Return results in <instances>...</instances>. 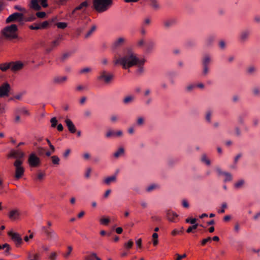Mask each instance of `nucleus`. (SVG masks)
Segmentation results:
<instances>
[{"instance_id": "f257e3e1", "label": "nucleus", "mask_w": 260, "mask_h": 260, "mask_svg": "<svg viewBox=\"0 0 260 260\" xmlns=\"http://www.w3.org/2000/svg\"><path fill=\"white\" fill-rule=\"evenodd\" d=\"M144 59H140L137 54L132 49H127L123 56L115 61V64H120L123 69H127L135 66H142L144 63Z\"/></svg>"}, {"instance_id": "49530a36", "label": "nucleus", "mask_w": 260, "mask_h": 260, "mask_svg": "<svg viewBox=\"0 0 260 260\" xmlns=\"http://www.w3.org/2000/svg\"><path fill=\"white\" fill-rule=\"evenodd\" d=\"M151 6L154 9H158L159 8V5L157 3L156 0H150Z\"/></svg>"}, {"instance_id": "680f3d73", "label": "nucleus", "mask_w": 260, "mask_h": 260, "mask_svg": "<svg viewBox=\"0 0 260 260\" xmlns=\"http://www.w3.org/2000/svg\"><path fill=\"white\" fill-rule=\"evenodd\" d=\"M151 93V90L149 88L145 89L144 91V95L145 96H148Z\"/></svg>"}, {"instance_id": "9d476101", "label": "nucleus", "mask_w": 260, "mask_h": 260, "mask_svg": "<svg viewBox=\"0 0 260 260\" xmlns=\"http://www.w3.org/2000/svg\"><path fill=\"white\" fill-rule=\"evenodd\" d=\"M126 41V38L123 36H119L115 38L113 41L111 47L112 49H116L123 45Z\"/></svg>"}, {"instance_id": "aec40b11", "label": "nucleus", "mask_w": 260, "mask_h": 260, "mask_svg": "<svg viewBox=\"0 0 260 260\" xmlns=\"http://www.w3.org/2000/svg\"><path fill=\"white\" fill-rule=\"evenodd\" d=\"M212 57L209 55H205L202 58V66H209V64L212 62Z\"/></svg>"}, {"instance_id": "393cba45", "label": "nucleus", "mask_w": 260, "mask_h": 260, "mask_svg": "<svg viewBox=\"0 0 260 260\" xmlns=\"http://www.w3.org/2000/svg\"><path fill=\"white\" fill-rule=\"evenodd\" d=\"M213 113L211 110H208L205 112V119L206 121L208 123H210L212 120Z\"/></svg>"}, {"instance_id": "a18cd8bd", "label": "nucleus", "mask_w": 260, "mask_h": 260, "mask_svg": "<svg viewBox=\"0 0 260 260\" xmlns=\"http://www.w3.org/2000/svg\"><path fill=\"white\" fill-rule=\"evenodd\" d=\"M215 170L216 171V172L217 173L218 175L220 176V175H224V174H225V173L226 172H225V171H223L219 167H216V168H215Z\"/></svg>"}, {"instance_id": "39448f33", "label": "nucleus", "mask_w": 260, "mask_h": 260, "mask_svg": "<svg viewBox=\"0 0 260 260\" xmlns=\"http://www.w3.org/2000/svg\"><path fill=\"white\" fill-rule=\"evenodd\" d=\"M22 163L23 161L21 159H16L14 162V166L16 169L15 176L16 179L20 178L24 174V169L21 166Z\"/></svg>"}, {"instance_id": "5fc2aeb1", "label": "nucleus", "mask_w": 260, "mask_h": 260, "mask_svg": "<svg viewBox=\"0 0 260 260\" xmlns=\"http://www.w3.org/2000/svg\"><path fill=\"white\" fill-rule=\"evenodd\" d=\"M93 256H95V253H92L90 255L86 256L85 257V260H94Z\"/></svg>"}, {"instance_id": "ea45409f", "label": "nucleus", "mask_w": 260, "mask_h": 260, "mask_svg": "<svg viewBox=\"0 0 260 260\" xmlns=\"http://www.w3.org/2000/svg\"><path fill=\"white\" fill-rule=\"evenodd\" d=\"M73 250V247L72 246H68L67 247V252L63 254L64 257L68 258L71 254Z\"/></svg>"}, {"instance_id": "a19ab883", "label": "nucleus", "mask_w": 260, "mask_h": 260, "mask_svg": "<svg viewBox=\"0 0 260 260\" xmlns=\"http://www.w3.org/2000/svg\"><path fill=\"white\" fill-rule=\"evenodd\" d=\"M56 25L58 28L60 29H64L68 26L67 23L63 22H58L56 24Z\"/></svg>"}, {"instance_id": "5701e85b", "label": "nucleus", "mask_w": 260, "mask_h": 260, "mask_svg": "<svg viewBox=\"0 0 260 260\" xmlns=\"http://www.w3.org/2000/svg\"><path fill=\"white\" fill-rule=\"evenodd\" d=\"M64 122L69 130L76 129L75 125L71 119L66 118L64 120Z\"/></svg>"}, {"instance_id": "c756f323", "label": "nucleus", "mask_w": 260, "mask_h": 260, "mask_svg": "<svg viewBox=\"0 0 260 260\" xmlns=\"http://www.w3.org/2000/svg\"><path fill=\"white\" fill-rule=\"evenodd\" d=\"M250 32L248 30H244L240 34V39L242 41L246 40L249 37Z\"/></svg>"}, {"instance_id": "09e8293b", "label": "nucleus", "mask_w": 260, "mask_h": 260, "mask_svg": "<svg viewBox=\"0 0 260 260\" xmlns=\"http://www.w3.org/2000/svg\"><path fill=\"white\" fill-rule=\"evenodd\" d=\"M199 224L198 223L193 224L192 226H189L186 230L187 233H190L193 230H196L198 228Z\"/></svg>"}, {"instance_id": "6ab92c4d", "label": "nucleus", "mask_w": 260, "mask_h": 260, "mask_svg": "<svg viewBox=\"0 0 260 260\" xmlns=\"http://www.w3.org/2000/svg\"><path fill=\"white\" fill-rule=\"evenodd\" d=\"M178 217L176 213L174 212L171 210L167 211V217L169 220L172 222H175V219Z\"/></svg>"}, {"instance_id": "cd10ccee", "label": "nucleus", "mask_w": 260, "mask_h": 260, "mask_svg": "<svg viewBox=\"0 0 260 260\" xmlns=\"http://www.w3.org/2000/svg\"><path fill=\"white\" fill-rule=\"evenodd\" d=\"M16 111L22 116H27L29 115L28 111L24 108L17 109Z\"/></svg>"}, {"instance_id": "8fccbe9b", "label": "nucleus", "mask_w": 260, "mask_h": 260, "mask_svg": "<svg viewBox=\"0 0 260 260\" xmlns=\"http://www.w3.org/2000/svg\"><path fill=\"white\" fill-rule=\"evenodd\" d=\"M119 119V117L116 114H113L110 116V120L112 122H116Z\"/></svg>"}, {"instance_id": "20e7f679", "label": "nucleus", "mask_w": 260, "mask_h": 260, "mask_svg": "<svg viewBox=\"0 0 260 260\" xmlns=\"http://www.w3.org/2000/svg\"><path fill=\"white\" fill-rule=\"evenodd\" d=\"M114 75L106 70H103L99 73L98 79L99 80L104 81L105 83H110L113 79Z\"/></svg>"}, {"instance_id": "4d7b16f0", "label": "nucleus", "mask_w": 260, "mask_h": 260, "mask_svg": "<svg viewBox=\"0 0 260 260\" xmlns=\"http://www.w3.org/2000/svg\"><path fill=\"white\" fill-rule=\"evenodd\" d=\"M14 8L18 11H21V12H23L24 13H26V9L23 8V7H22L21 6H19V5H16L14 7Z\"/></svg>"}, {"instance_id": "774afa93", "label": "nucleus", "mask_w": 260, "mask_h": 260, "mask_svg": "<svg viewBox=\"0 0 260 260\" xmlns=\"http://www.w3.org/2000/svg\"><path fill=\"white\" fill-rule=\"evenodd\" d=\"M211 238L210 237H208L207 238L204 239L201 242V244L204 246L208 242L211 241Z\"/></svg>"}, {"instance_id": "4be33fe9", "label": "nucleus", "mask_w": 260, "mask_h": 260, "mask_svg": "<svg viewBox=\"0 0 260 260\" xmlns=\"http://www.w3.org/2000/svg\"><path fill=\"white\" fill-rule=\"evenodd\" d=\"M29 7L35 10L41 9V6L39 4V0H31Z\"/></svg>"}, {"instance_id": "412c9836", "label": "nucleus", "mask_w": 260, "mask_h": 260, "mask_svg": "<svg viewBox=\"0 0 260 260\" xmlns=\"http://www.w3.org/2000/svg\"><path fill=\"white\" fill-rule=\"evenodd\" d=\"M135 100V96L133 94H129L125 96L123 99V103L125 105L132 103Z\"/></svg>"}, {"instance_id": "c03bdc74", "label": "nucleus", "mask_w": 260, "mask_h": 260, "mask_svg": "<svg viewBox=\"0 0 260 260\" xmlns=\"http://www.w3.org/2000/svg\"><path fill=\"white\" fill-rule=\"evenodd\" d=\"M100 222L102 224L108 225V223L110 222V219L108 218L102 217L100 219Z\"/></svg>"}, {"instance_id": "79ce46f5", "label": "nucleus", "mask_w": 260, "mask_h": 260, "mask_svg": "<svg viewBox=\"0 0 260 260\" xmlns=\"http://www.w3.org/2000/svg\"><path fill=\"white\" fill-rule=\"evenodd\" d=\"M228 207L226 203L223 202L221 204V209L218 210V213H224L225 212V209Z\"/></svg>"}, {"instance_id": "7ed1b4c3", "label": "nucleus", "mask_w": 260, "mask_h": 260, "mask_svg": "<svg viewBox=\"0 0 260 260\" xmlns=\"http://www.w3.org/2000/svg\"><path fill=\"white\" fill-rule=\"evenodd\" d=\"M17 26L16 24H12L5 27L2 30V35L7 39H13L17 37Z\"/></svg>"}, {"instance_id": "ddd939ff", "label": "nucleus", "mask_w": 260, "mask_h": 260, "mask_svg": "<svg viewBox=\"0 0 260 260\" xmlns=\"http://www.w3.org/2000/svg\"><path fill=\"white\" fill-rule=\"evenodd\" d=\"M24 156V153L23 152L18 150H12L8 154V157L9 158H14L16 159H21Z\"/></svg>"}, {"instance_id": "72a5a7b5", "label": "nucleus", "mask_w": 260, "mask_h": 260, "mask_svg": "<svg viewBox=\"0 0 260 260\" xmlns=\"http://www.w3.org/2000/svg\"><path fill=\"white\" fill-rule=\"evenodd\" d=\"M52 162L54 165H58L60 162V158L56 155L51 156Z\"/></svg>"}, {"instance_id": "9b49d317", "label": "nucleus", "mask_w": 260, "mask_h": 260, "mask_svg": "<svg viewBox=\"0 0 260 260\" xmlns=\"http://www.w3.org/2000/svg\"><path fill=\"white\" fill-rule=\"evenodd\" d=\"M10 85L5 82L0 86V97L8 96L10 91Z\"/></svg>"}, {"instance_id": "bb28decb", "label": "nucleus", "mask_w": 260, "mask_h": 260, "mask_svg": "<svg viewBox=\"0 0 260 260\" xmlns=\"http://www.w3.org/2000/svg\"><path fill=\"white\" fill-rule=\"evenodd\" d=\"M116 180V176L113 175L105 178V179L104 180V183L107 185H109L111 183L115 182Z\"/></svg>"}, {"instance_id": "e433bc0d", "label": "nucleus", "mask_w": 260, "mask_h": 260, "mask_svg": "<svg viewBox=\"0 0 260 260\" xmlns=\"http://www.w3.org/2000/svg\"><path fill=\"white\" fill-rule=\"evenodd\" d=\"M51 126L52 128H54L56 127L58 123V121L55 117H52L50 119Z\"/></svg>"}, {"instance_id": "473e14b6", "label": "nucleus", "mask_w": 260, "mask_h": 260, "mask_svg": "<svg viewBox=\"0 0 260 260\" xmlns=\"http://www.w3.org/2000/svg\"><path fill=\"white\" fill-rule=\"evenodd\" d=\"M10 69L11 70V63H3L0 65V69L2 71H6L8 69Z\"/></svg>"}, {"instance_id": "69168bd1", "label": "nucleus", "mask_w": 260, "mask_h": 260, "mask_svg": "<svg viewBox=\"0 0 260 260\" xmlns=\"http://www.w3.org/2000/svg\"><path fill=\"white\" fill-rule=\"evenodd\" d=\"M45 173H39L37 176V179H38L40 181H41L43 179L44 176H45Z\"/></svg>"}, {"instance_id": "603ef678", "label": "nucleus", "mask_w": 260, "mask_h": 260, "mask_svg": "<svg viewBox=\"0 0 260 260\" xmlns=\"http://www.w3.org/2000/svg\"><path fill=\"white\" fill-rule=\"evenodd\" d=\"M232 135L236 138L240 137L242 136V131H233Z\"/></svg>"}, {"instance_id": "c85d7f7f", "label": "nucleus", "mask_w": 260, "mask_h": 260, "mask_svg": "<svg viewBox=\"0 0 260 260\" xmlns=\"http://www.w3.org/2000/svg\"><path fill=\"white\" fill-rule=\"evenodd\" d=\"M245 181L243 179H240L234 184V187L236 189H240L243 187Z\"/></svg>"}, {"instance_id": "2f4dec72", "label": "nucleus", "mask_w": 260, "mask_h": 260, "mask_svg": "<svg viewBox=\"0 0 260 260\" xmlns=\"http://www.w3.org/2000/svg\"><path fill=\"white\" fill-rule=\"evenodd\" d=\"M201 160L202 162L206 164L207 166H209L211 164L210 160L207 158L205 154L202 155Z\"/></svg>"}, {"instance_id": "6e6552de", "label": "nucleus", "mask_w": 260, "mask_h": 260, "mask_svg": "<svg viewBox=\"0 0 260 260\" xmlns=\"http://www.w3.org/2000/svg\"><path fill=\"white\" fill-rule=\"evenodd\" d=\"M28 162L30 166L32 167H37L40 166L41 160L39 157L36 154L31 153L28 157Z\"/></svg>"}, {"instance_id": "a211bd4d", "label": "nucleus", "mask_w": 260, "mask_h": 260, "mask_svg": "<svg viewBox=\"0 0 260 260\" xmlns=\"http://www.w3.org/2000/svg\"><path fill=\"white\" fill-rule=\"evenodd\" d=\"M20 213L19 210L17 209L11 210L9 214V217L10 219L14 220L18 219L19 217Z\"/></svg>"}, {"instance_id": "a878e982", "label": "nucleus", "mask_w": 260, "mask_h": 260, "mask_svg": "<svg viewBox=\"0 0 260 260\" xmlns=\"http://www.w3.org/2000/svg\"><path fill=\"white\" fill-rule=\"evenodd\" d=\"M96 26L95 25H92L89 30L85 34L84 38L85 39L89 38L95 31Z\"/></svg>"}, {"instance_id": "bf43d9fd", "label": "nucleus", "mask_w": 260, "mask_h": 260, "mask_svg": "<svg viewBox=\"0 0 260 260\" xmlns=\"http://www.w3.org/2000/svg\"><path fill=\"white\" fill-rule=\"evenodd\" d=\"M46 14L44 12H39L36 13V16L39 18H44Z\"/></svg>"}, {"instance_id": "423d86ee", "label": "nucleus", "mask_w": 260, "mask_h": 260, "mask_svg": "<svg viewBox=\"0 0 260 260\" xmlns=\"http://www.w3.org/2000/svg\"><path fill=\"white\" fill-rule=\"evenodd\" d=\"M17 21L22 24L24 23V19L22 13H14L10 15L6 19L7 23Z\"/></svg>"}, {"instance_id": "4468645a", "label": "nucleus", "mask_w": 260, "mask_h": 260, "mask_svg": "<svg viewBox=\"0 0 260 260\" xmlns=\"http://www.w3.org/2000/svg\"><path fill=\"white\" fill-rule=\"evenodd\" d=\"M145 122H146L145 117L143 116L139 115V116H137L136 119L135 123V126L138 128H143L144 125L145 124Z\"/></svg>"}, {"instance_id": "1a4fd4ad", "label": "nucleus", "mask_w": 260, "mask_h": 260, "mask_svg": "<svg viewBox=\"0 0 260 260\" xmlns=\"http://www.w3.org/2000/svg\"><path fill=\"white\" fill-rule=\"evenodd\" d=\"M105 136L108 139H115L123 136V131H107Z\"/></svg>"}, {"instance_id": "0e129e2a", "label": "nucleus", "mask_w": 260, "mask_h": 260, "mask_svg": "<svg viewBox=\"0 0 260 260\" xmlns=\"http://www.w3.org/2000/svg\"><path fill=\"white\" fill-rule=\"evenodd\" d=\"M220 125H221V124L219 122L216 121L213 123V128H221Z\"/></svg>"}, {"instance_id": "0eeeda50", "label": "nucleus", "mask_w": 260, "mask_h": 260, "mask_svg": "<svg viewBox=\"0 0 260 260\" xmlns=\"http://www.w3.org/2000/svg\"><path fill=\"white\" fill-rule=\"evenodd\" d=\"M41 230L46 236L47 238L49 240L57 241L59 239L58 234L53 229H48L44 226L41 227Z\"/></svg>"}, {"instance_id": "13d9d810", "label": "nucleus", "mask_w": 260, "mask_h": 260, "mask_svg": "<svg viewBox=\"0 0 260 260\" xmlns=\"http://www.w3.org/2000/svg\"><path fill=\"white\" fill-rule=\"evenodd\" d=\"M145 43V41L144 39H140L138 41H137V45L139 46V47H142L144 45Z\"/></svg>"}, {"instance_id": "c9c22d12", "label": "nucleus", "mask_w": 260, "mask_h": 260, "mask_svg": "<svg viewBox=\"0 0 260 260\" xmlns=\"http://www.w3.org/2000/svg\"><path fill=\"white\" fill-rule=\"evenodd\" d=\"M92 69L89 67H85L79 71V73L81 74H85L91 72Z\"/></svg>"}, {"instance_id": "f8f14e48", "label": "nucleus", "mask_w": 260, "mask_h": 260, "mask_svg": "<svg viewBox=\"0 0 260 260\" xmlns=\"http://www.w3.org/2000/svg\"><path fill=\"white\" fill-rule=\"evenodd\" d=\"M8 235L11 237L16 246L18 247L22 243V239L18 233L10 231L8 233Z\"/></svg>"}, {"instance_id": "2eb2a0df", "label": "nucleus", "mask_w": 260, "mask_h": 260, "mask_svg": "<svg viewBox=\"0 0 260 260\" xmlns=\"http://www.w3.org/2000/svg\"><path fill=\"white\" fill-rule=\"evenodd\" d=\"M125 155V149L122 147L118 148L113 154V156L116 159L124 156Z\"/></svg>"}, {"instance_id": "338daca9", "label": "nucleus", "mask_w": 260, "mask_h": 260, "mask_svg": "<svg viewBox=\"0 0 260 260\" xmlns=\"http://www.w3.org/2000/svg\"><path fill=\"white\" fill-rule=\"evenodd\" d=\"M197 221V219L196 218H192V219H189V218H187L186 219V222L187 223H190L191 224H194Z\"/></svg>"}, {"instance_id": "4c0bfd02", "label": "nucleus", "mask_w": 260, "mask_h": 260, "mask_svg": "<svg viewBox=\"0 0 260 260\" xmlns=\"http://www.w3.org/2000/svg\"><path fill=\"white\" fill-rule=\"evenodd\" d=\"M175 20L174 19H170L165 21L164 24L166 27H170L172 25L175 23Z\"/></svg>"}, {"instance_id": "f03ea898", "label": "nucleus", "mask_w": 260, "mask_h": 260, "mask_svg": "<svg viewBox=\"0 0 260 260\" xmlns=\"http://www.w3.org/2000/svg\"><path fill=\"white\" fill-rule=\"evenodd\" d=\"M112 3V0H93V7L99 12L107 11Z\"/></svg>"}, {"instance_id": "052dcab7", "label": "nucleus", "mask_w": 260, "mask_h": 260, "mask_svg": "<svg viewBox=\"0 0 260 260\" xmlns=\"http://www.w3.org/2000/svg\"><path fill=\"white\" fill-rule=\"evenodd\" d=\"M57 257V254L55 252H51L50 256L49 258L50 260H55Z\"/></svg>"}, {"instance_id": "6e6d98bb", "label": "nucleus", "mask_w": 260, "mask_h": 260, "mask_svg": "<svg viewBox=\"0 0 260 260\" xmlns=\"http://www.w3.org/2000/svg\"><path fill=\"white\" fill-rule=\"evenodd\" d=\"M219 46L221 49H224L226 48V43L224 41H220L219 42Z\"/></svg>"}, {"instance_id": "f3484780", "label": "nucleus", "mask_w": 260, "mask_h": 260, "mask_svg": "<svg viewBox=\"0 0 260 260\" xmlns=\"http://www.w3.org/2000/svg\"><path fill=\"white\" fill-rule=\"evenodd\" d=\"M11 63V70L13 71H17L21 70L24 66V64L20 61H17L15 62H12Z\"/></svg>"}, {"instance_id": "dca6fc26", "label": "nucleus", "mask_w": 260, "mask_h": 260, "mask_svg": "<svg viewBox=\"0 0 260 260\" xmlns=\"http://www.w3.org/2000/svg\"><path fill=\"white\" fill-rule=\"evenodd\" d=\"M68 79L66 76H55L53 78V82L54 84H60L65 82Z\"/></svg>"}, {"instance_id": "de8ad7c7", "label": "nucleus", "mask_w": 260, "mask_h": 260, "mask_svg": "<svg viewBox=\"0 0 260 260\" xmlns=\"http://www.w3.org/2000/svg\"><path fill=\"white\" fill-rule=\"evenodd\" d=\"M134 243L132 240H129L128 242L124 244V247L127 249H130L132 247Z\"/></svg>"}, {"instance_id": "3c124183", "label": "nucleus", "mask_w": 260, "mask_h": 260, "mask_svg": "<svg viewBox=\"0 0 260 260\" xmlns=\"http://www.w3.org/2000/svg\"><path fill=\"white\" fill-rule=\"evenodd\" d=\"M71 152V150L70 149H66L62 154L63 157L64 158H67L69 157V156L70 155Z\"/></svg>"}, {"instance_id": "b1692460", "label": "nucleus", "mask_w": 260, "mask_h": 260, "mask_svg": "<svg viewBox=\"0 0 260 260\" xmlns=\"http://www.w3.org/2000/svg\"><path fill=\"white\" fill-rule=\"evenodd\" d=\"M160 188L159 184L153 183L148 186L146 189L147 192H150L154 190L158 189Z\"/></svg>"}, {"instance_id": "7c9ffc66", "label": "nucleus", "mask_w": 260, "mask_h": 260, "mask_svg": "<svg viewBox=\"0 0 260 260\" xmlns=\"http://www.w3.org/2000/svg\"><path fill=\"white\" fill-rule=\"evenodd\" d=\"M20 115L17 113L16 111H15V113L14 116V122L16 123H20L21 122V119L20 117Z\"/></svg>"}, {"instance_id": "e2e57ef3", "label": "nucleus", "mask_w": 260, "mask_h": 260, "mask_svg": "<svg viewBox=\"0 0 260 260\" xmlns=\"http://www.w3.org/2000/svg\"><path fill=\"white\" fill-rule=\"evenodd\" d=\"M194 88V85H193V84H188L187 85L186 87H185V89L187 91H191L192 90H193V89Z\"/></svg>"}, {"instance_id": "f704fd0d", "label": "nucleus", "mask_w": 260, "mask_h": 260, "mask_svg": "<svg viewBox=\"0 0 260 260\" xmlns=\"http://www.w3.org/2000/svg\"><path fill=\"white\" fill-rule=\"evenodd\" d=\"M224 176L225 178L223 181L225 182L231 181L233 179L232 174L229 172H226Z\"/></svg>"}, {"instance_id": "58836bf2", "label": "nucleus", "mask_w": 260, "mask_h": 260, "mask_svg": "<svg viewBox=\"0 0 260 260\" xmlns=\"http://www.w3.org/2000/svg\"><path fill=\"white\" fill-rule=\"evenodd\" d=\"M209 66H203L202 75L203 76H206L209 73Z\"/></svg>"}, {"instance_id": "37998d69", "label": "nucleus", "mask_w": 260, "mask_h": 260, "mask_svg": "<svg viewBox=\"0 0 260 260\" xmlns=\"http://www.w3.org/2000/svg\"><path fill=\"white\" fill-rule=\"evenodd\" d=\"M88 6V3L87 1H85L82 3L79 6L76 8V10H81L84 7H87Z\"/></svg>"}, {"instance_id": "864d4df0", "label": "nucleus", "mask_w": 260, "mask_h": 260, "mask_svg": "<svg viewBox=\"0 0 260 260\" xmlns=\"http://www.w3.org/2000/svg\"><path fill=\"white\" fill-rule=\"evenodd\" d=\"M182 206L185 208H189V205L187 200L183 199L182 200Z\"/></svg>"}]
</instances>
